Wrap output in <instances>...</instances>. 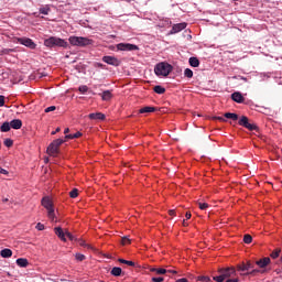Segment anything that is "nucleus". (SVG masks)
I'll return each mask as SVG.
<instances>
[{
  "label": "nucleus",
  "instance_id": "nucleus-58",
  "mask_svg": "<svg viewBox=\"0 0 282 282\" xmlns=\"http://www.w3.org/2000/svg\"><path fill=\"white\" fill-rule=\"evenodd\" d=\"M79 246H85V242L80 240Z\"/></svg>",
  "mask_w": 282,
  "mask_h": 282
},
{
  "label": "nucleus",
  "instance_id": "nucleus-47",
  "mask_svg": "<svg viewBox=\"0 0 282 282\" xmlns=\"http://www.w3.org/2000/svg\"><path fill=\"white\" fill-rule=\"evenodd\" d=\"M0 173L1 175H8V170L0 166Z\"/></svg>",
  "mask_w": 282,
  "mask_h": 282
},
{
  "label": "nucleus",
  "instance_id": "nucleus-38",
  "mask_svg": "<svg viewBox=\"0 0 282 282\" xmlns=\"http://www.w3.org/2000/svg\"><path fill=\"white\" fill-rule=\"evenodd\" d=\"M279 254H281V250H275L271 253V259H279Z\"/></svg>",
  "mask_w": 282,
  "mask_h": 282
},
{
  "label": "nucleus",
  "instance_id": "nucleus-39",
  "mask_svg": "<svg viewBox=\"0 0 282 282\" xmlns=\"http://www.w3.org/2000/svg\"><path fill=\"white\" fill-rule=\"evenodd\" d=\"M75 258L77 261H85L86 259L85 254H82V253H76Z\"/></svg>",
  "mask_w": 282,
  "mask_h": 282
},
{
  "label": "nucleus",
  "instance_id": "nucleus-1",
  "mask_svg": "<svg viewBox=\"0 0 282 282\" xmlns=\"http://www.w3.org/2000/svg\"><path fill=\"white\" fill-rule=\"evenodd\" d=\"M42 206L47 210V217L51 221H58V218H56V214L54 213V204L48 196L42 198Z\"/></svg>",
  "mask_w": 282,
  "mask_h": 282
},
{
  "label": "nucleus",
  "instance_id": "nucleus-56",
  "mask_svg": "<svg viewBox=\"0 0 282 282\" xmlns=\"http://www.w3.org/2000/svg\"><path fill=\"white\" fill-rule=\"evenodd\" d=\"M185 217H186V219H191V217H192L191 212H187V213L185 214Z\"/></svg>",
  "mask_w": 282,
  "mask_h": 282
},
{
  "label": "nucleus",
  "instance_id": "nucleus-45",
  "mask_svg": "<svg viewBox=\"0 0 282 282\" xmlns=\"http://www.w3.org/2000/svg\"><path fill=\"white\" fill-rule=\"evenodd\" d=\"M66 237H67L70 241H74V235H72V232L66 231Z\"/></svg>",
  "mask_w": 282,
  "mask_h": 282
},
{
  "label": "nucleus",
  "instance_id": "nucleus-27",
  "mask_svg": "<svg viewBox=\"0 0 282 282\" xmlns=\"http://www.w3.org/2000/svg\"><path fill=\"white\" fill-rule=\"evenodd\" d=\"M151 272H155L156 274H169V271L166 269H151Z\"/></svg>",
  "mask_w": 282,
  "mask_h": 282
},
{
  "label": "nucleus",
  "instance_id": "nucleus-59",
  "mask_svg": "<svg viewBox=\"0 0 282 282\" xmlns=\"http://www.w3.org/2000/svg\"><path fill=\"white\" fill-rule=\"evenodd\" d=\"M183 226H188V225L186 224V220H183Z\"/></svg>",
  "mask_w": 282,
  "mask_h": 282
},
{
  "label": "nucleus",
  "instance_id": "nucleus-9",
  "mask_svg": "<svg viewBox=\"0 0 282 282\" xmlns=\"http://www.w3.org/2000/svg\"><path fill=\"white\" fill-rule=\"evenodd\" d=\"M102 62L107 63V65H112L113 67H119L120 65V59L109 55L104 56Z\"/></svg>",
  "mask_w": 282,
  "mask_h": 282
},
{
  "label": "nucleus",
  "instance_id": "nucleus-41",
  "mask_svg": "<svg viewBox=\"0 0 282 282\" xmlns=\"http://www.w3.org/2000/svg\"><path fill=\"white\" fill-rule=\"evenodd\" d=\"M50 111H56V106H50L45 109V113H50Z\"/></svg>",
  "mask_w": 282,
  "mask_h": 282
},
{
  "label": "nucleus",
  "instance_id": "nucleus-62",
  "mask_svg": "<svg viewBox=\"0 0 282 282\" xmlns=\"http://www.w3.org/2000/svg\"><path fill=\"white\" fill-rule=\"evenodd\" d=\"M98 67H102V64H98Z\"/></svg>",
  "mask_w": 282,
  "mask_h": 282
},
{
  "label": "nucleus",
  "instance_id": "nucleus-6",
  "mask_svg": "<svg viewBox=\"0 0 282 282\" xmlns=\"http://www.w3.org/2000/svg\"><path fill=\"white\" fill-rule=\"evenodd\" d=\"M247 270H251L250 272L243 273V276H257V274H263L265 272V269H254V264L252 262L248 261L246 263Z\"/></svg>",
  "mask_w": 282,
  "mask_h": 282
},
{
  "label": "nucleus",
  "instance_id": "nucleus-61",
  "mask_svg": "<svg viewBox=\"0 0 282 282\" xmlns=\"http://www.w3.org/2000/svg\"><path fill=\"white\" fill-rule=\"evenodd\" d=\"M218 120H223V121H225V119H224L223 117H218Z\"/></svg>",
  "mask_w": 282,
  "mask_h": 282
},
{
  "label": "nucleus",
  "instance_id": "nucleus-42",
  "mask_svg": "<svg viewBox=\"0 0 282 282\" xmlns=\"http://www.w3.org/2000/svg\"><path fill=\"white\" fill-rule=\"evenodd\" d=\"M4 144H6L8 148H10V147H12V144H14V142L12 141V139H7V140H4Z\"/></svg>",
  "mask_w": 282,
  "mask_h": 282
},
{
  "label": "nucleus",
  "instance_id": "nucleus-40",
  "mask_svg": "<svg viewBox=\"0 0 282 282\" xmlns=\"http://www.w3.org/2000/svg\"><path fill=\"white\" fill-rule=\"evenodd\" d=\"M198 207L200 208V210H206V208H208V204L207 203H198Z\"/></svg>",
  "mask_w": 282,
  "mask_h": 282
},
{
  "label": "nucleus",
  "instance_id": "nucleus-52",
  "mask_svg": "<svg viewBox=\"0 0 282 282\" xmlns=\"http://www.w3.org/2000/svg\"><path fill=\"white\" fill-rule=\"evenodd\" d=\"M226 282H239V279H228V280H226Z\"/></svg>",
  "mask_w": 282,
  "mask_h": 282
},
{
  "label": "nucleus",
  "instance_id": "nucleus-5",
  "mask_svg": "<svg viewBox=\"0 0 282 282\" xmlns=\"http://www.w3.org/2000/svg\"><path fill=\"white\" fill-rule=\"evenodd\" d=\"M238 124L240 127H245V129H248L249 131H259V127H257L254 123H250V120L246 116H242L239 119Z\"/></svg>",
  "mask_w": 282,
  "mask_h": 282
},
{
  "label": "nucleus",
  "instance_id": "nucleus-37",
  "mask_svg": "<svg viewBox=\"0 0 282 282\" xmlns=\"http://www.w3.org/2000/svg\"><path fill=\"white\" fill-rule=\"evenodd\" d=\"M220 275L214 276V281L216 282H224L226 279L224 278L223 273H219Z\"/></svg>",
  "mask_w": 282,
  "mask_h": 282
},
{
  "label": "nucleus",
  "instance_id": "nucleus-13",
  "mask_svg": "<svg viewBox=\"0 0 282 282\" xmlns=\"http://www.w3.org/2000/svg\"><path fill=\"white\" fill-rule=\"evenodd\" d=\"M54 231H55V235H56L62 241H67V238H65V237H66V232L63 231V228H61V227H55Z\"/></svg>",
  "mask_w": 282,
  "mask_h": 282
},
{
  "label": "nucleus",
  "instance_id": "nucleus-50",
  "mask_svg": "<svg viewBox=\"0 0 282 282\" xmlns=\"http://www.w3.org/2000/svg\"><path fill=\"white\" fill-rule=\"evenodd\" d=\"M200 281L209 282V281H210V278H209V276H202V278H200Z\"/></svg>",
  "mask_w": 282,
  "mask_h": 282
},
{
  "label": "nucleus",
  "instance_id": "nucleus-25",
  "mask_svg": "<svg viewBox=\"0 0 282 282\" xmlns=\"http://www.w3.org/2000/svg\"><path fill=\"white\" fill-rule=\"evenodd\" d=\"M113 97V95L111 94V91L110 90H105L102 94H101V98H102V100H109L110 98H112Z\"/></svg>",
  "mask_w": 282,
  "mask_h": 282
},
{
  "label": "nucleus",
  "instance_id": "nucleus-17",
  "mask_svg": "<svg viewBox=\"0 0 282 282\" xmlns=\"http://www.w3.org/2000/svg\"><path fill=\"white\" fill-rule=\"evenodd\" d=\"M11 129H21L23 127V121L21 119H13L11 122Z\"/></svg>",
  "mask_w": 282,
  "mask_h": 282
},
{
  "label": "nucleus",
  "instance_id": "nucleus-46",
  "mask_svg": "<svg viewBox=\"0 0 282 282\" xmlns=\"http://www.w3.org/2000/svg\"><path fill=\"white\" fill-rule=\"evenodd\" d=\"M152 281H153V282H163V281H164V278H162V276L152 278Z\"/></svg>",
  "mask_w": 282,
  "mask_h": 282
},
{
  "label": "nucleus",
  "instance_id": "nucleus-16",
  "mask_svg": "<svg viewBox=\"0 0 282 282\" xmlns=\"http://www.w3.org/2000/svg\"><path fill=\"white\" fill-rule=\"evenodd\" d=\"M47 153H48V155H53V158H54V156L58 155V148L55 144L51 143L47 148Z\"/></svg>",
  "mask_w": 282,
  "mask_h": 282
},
{
  "label": "nucleus",
  "instance_id": "nucleus-32",
  "mask_svg": "<svg viewBox=\"0 0 282 282\" xmlns=\"http://www.w3.org/2000/svg\"><path fill=\"white\" fill-rule=\"evenodd\" d=\"M78 91H80V94H87V91H89V87H87V85H82L78 87Z\"/></svg>",
  "mask_w": 282,
  "mask_h": 282
},
{
  "label": "nucleus",
  "instance_id": "nucleus-63",
  "mask_svg": "<svg viewBox=\"0 0 282 282\" xmlns=\"http://www.w3.org/2000/svg\"><path fill=\"white\" fill-rule=\"evenodd\" d=\"M3 202H8V198H6Z\"/></svg>",
  "mask_w": 282,
  "mask_h": 282
},
{
  "label": "nucleus",
  "instance_id": "nucleus-29",
  "mask_svg": "<svg viewBox=\"0 0 282 282\" xmlns=\"http://www.w3.org/2000/svg\"><path fill=\"white\" fill-rule=\"evenodd\" d=\"M119 263H124V265H130L132 268L135 265V262L129 261V260H124V259H119Z\"/></svg>",
  "mask_w": 282,
  "mask_h": 282
},
{
  "label": "nucleus",
  "instance_id": "nucleus-21",
  "mask_svg": "<svg viewBox=\"0 0 282 282\" xmlns=\"http://www.w3.org/2000/svg\"><path fill=\"white\" fill-rule=\"evenodd\" d=\"M10 129H12L10 122L6 121L2 123V126L0 127V131L2 133H8V131H10Z\"/></svg>",
  "mask_w": 282,
  "mask_h": 282
},
{
  "label": "nucleus",
  "instance_id": "nucleus-34",
  "mask_svg": "<svg viewBox=\"0 0 282 282\" xmlns=\"http://www.w3.org/2000/svg\"><path fill=\"white\" fill-rule=\"evenodd\" d=\"M243 242L245 243H252V236H250V235H245L243 236Z\"/></svg>",
  "mask_w": 282,
  "mask_h": 282
},
{
  "label": "nucleus",
  "instance_id": "nucleus-54",
  "mask_svg": "<svg viewBox=\"0 0 282 282\" xmlns=\"http://www.w3.org/2000/svg\"><path fill=\"white\" fill-rule=\"evenodd\" d=\"M59 131H61V128H56V130L52 132V135H56V133H58Z\"/></svg>",
  "mask_w": 282,
  "mask_h": 282
},
{
  "label": "nucleus",
  "instance_id": "nucleus-48",
  "mask_svg": "<svg viewBox=\"0 0 282 282\" xmlns=\"http://www.w3.org/2000/svg\"><path fill=\"white\" fill-rule=\"evenodd\" d=\"M82 135H83V133L76 132L73 134V138H74V140H76V138H80Z\"/></svg>",
  "mask_w": 282,
  "mask_h": 282
},
{
  "label": "nucleus",
  "instance_id": "nucleus-49",
  "mask_svg": "<svg viewBox=\"0 0 282 282\" xmlns=\"http://www.w3.org/2000/svg\"><path fill=\"white\" fill-rule=\"evenodd\" d=\"M65 140H74V134H66Z\"/></svg>",
  "mask_w": 282,
  "mask_h": 282
},
{
  "label": "nucleus",
  "instance_id": "nucleus-10",
  "mask_svg": "<svg viewBox=\"0 0 282 282\" xmlns=\"http://www.w3.org/2000/svg\"><path fill=\"white\" fill-rule=\"evenodd\" d=\"M219 274H223L224 279H230L237 275V270L235 268L220 269Z\"/></svg>",
  "mask_w": 282,
  "mask_h": 282
},
{
  "label": "nucleus",
  "instance_id": "nucleus-4",
  "mask_svg": "<svg viewBox=\"0 0 282 282\" xmlns=\"http://www.w3.org/2000/svg\"><path fill=\"white\" fill-rule=\"evenodd\" d=\"M173 72V66H171V64L169 63H159L155 67H154V74H156V76H169V74H171Z\"/></svg>",
  "mask_w": 282,
  "mask_h": 282
},
{
  "label": "nucleus",
  "instance_id": "nucleus-60",
  "mask_svg": "<svg viewBox=\"0 0 282 282\" xmlns=\"http://www.w3.org/2000/svg\"><path fill=\"white\" fill-rule=\"evenodd\" d=\"M241 80H245V82H246V80H248V78H246V77H241Z\"/></svg>",
  "mask_w": 282,
  "mask_h": 282
},
{
  "label": "nucleus",
  "instance_id": "nucleus-26",
  "mask_svg": "<svg viewBox=\"0 0 282 282\" xmlns=\"http://www.w3.org/2000/svg\"><path fill=\"white\" fill-rule=\"evenodd\" d=\"M189 65L191 67H199V59L197 57H191Z\"/></svg>",
  "mask_w": 282,
  "mask_h": 282
},
{
  "label": "nucleus",
  "instance_id": "nucleus-18",
  "mask_svg": "<svg viewBox=\"0 0 282 282\" xmlns=\"http://www.w3.org/2000/svg\"><path fill=\"white\" fill-rule=\"evenodd\" d=\"M153 111H158V108L151 107V106H147V107L141 108L139 110V113H153Z\"/></svg>",
  "mask_w": 282,
  "mask_h": 282
},
{
  "label": "nucleus",
  "instance_id": "nucleus-14",
  "mask_svg": "<svg viewBox=\"0 0 282 282\" xmlns=\"http://www.w3.org/2000/svg\"><path fill=\"white\" fill-rule=\"evenodd\" d=\"M231 100H234V102L241 104L243 102L245 98L243 95H241V93H234L231 94Z\"/></svg>",
  "mask_w": 282,
  "mask_h": 282
},
{
  "label": "nucleus",
  "instance_id": "nucleus-53",
  "mask_svg": "<svg viewBox=\"0 0 282 282\" xmlns=\"http://www.w3.org/2000/svg\"><path fill=\"white\" fill-rule=\"evenodd\" d=\"M176 282H188V280L186 278H182V279L176 280Z\"/></svg>",
  "mask_w": 282,
  "mask_h": 282
},
{
  "label": "nucleus",
  "instance_id": "nucleus-15",
  "mask_svg": "<svg viewBox=\"0 0 282 282\" xmlns=\"http://www.w3.org/2000/svg\"><path fill=\"white\" fill-rule=\"evenodd\" d=\"M88 118L90 120H105V113H102V112H93V113L88 115Z\"/></svg>",
  "mask_w": 282,
  "mask_h": 282
},
{
  "label": "nucleus",
  "instance_id": "nucleus-23",
  "mask_svg": "<svg viewBox=\"0 0 282 282\" xmlns=\"http://www.w3.org/2000/svg\"><path fill=\"white\" fill-rule=\"evenodd\" d=\"M225 118H227L228 120H235V121L239 120V116L234 112H226Z\"/></svg>",
  "mask_w": 282,
  "mask_h": 282
},
{
  "label": "nucleus",
  "instance_id": "nucleus-33",
  "mask_svg": "<svg viewBox=\"0 0 282 282\" xmlns=\"http://www.w3.org/2000/svg\"><path fill=\"white\" fill-rule=\"evenodd\" d=\"M64 142H65V140H63V139H56V140H54L52 143H53L55 147H57V149H58V147H61V144H64Z\"/></svg>",
  "mask_w": 282,
  "mask_h": 282
},
{
  "label": "nucleus",
  "instance_id": "nucleus-22",
  "mask_svg": "<svg viewBox=\"0 0 282 282\" xmlns=\"http://www.w3.org/2000/svg\"><path fill=\"white\" fill-rule=\"evenodd\" d=\"M40 14H50V12H52V9L50 8V4H46L44 7H41L39 10Z\"/></svg>",
  "mask_w": 282,
  "mask_h": 282
},
{
  "label": "nucleus",
  "instance_id": "nucleus-35",
  "mask_svg": "<svg viewBox=\"0 0 282 282\" xmlns=\"http://www.w3.org/2000/svg\"><path fill=\"white\" fill-rule=\"evenodd\" d=\"M69 197H72L73 199H76V197H78V191L76 188L70 191L69 192Z\"/></svg>",
  "mask_w": 282,
  "mask_h": 282
},
{
  "label": "nucleus",
  "instance_id": "nucleus-12",
  "mask_svg": "<svg viewBox=\"0 0 282 282\" xmlns=\"http://www.w3.org/2000/svg\"><path fill=\"white\" fill-rule=\"evenodd\" d=\"M270 261H271L270 258L265 257L256 261V265H259L261 270H265V268L270 265Z\"/></svg>",
  "mask_w": 282,
  "mask_h": 282
},
{
  "label": "nucleus",
  "instance_id": "nucleus-20",
  "mask_svg": "<svg viewBox=\"0 0 282 282\" xmlns=\"http://www.w3.org/2000/svg\"><path fill=\"white\" fill-rule=\"evenodd\" d=\"M0 257H2V259H10V257H12V251L10 249H2L0 251Z\"/></svg>",
  "mask_w": 282,
  "mask_h": 282
},
{
  "label": "nucleus",
  "instance_id": "nucleus-57",
  "mask_svg": "<svg viewBox=\"0 0 282 282\" xmlns=\"http://www.w3.org/2000/svg\"><path fill=\"white\" fill-rule=\"evenodd\" d=\"M64 133L67 135V133H69V128H66V129L64 130Z\"/></svg>",
  "mask_w": 282,
  "mask_h": 282
},
{
  "label": "nucleus",
  "instance_id": "nucleus-24",
  "mask_svg": "<svg viewBox=\"0 0 282 282\" xmlns=\"http://www.w3.org/2000/svg\"><path fill=\"white\" fill-rule=\"evenodd\" d=\"M110 273L112 276H120V274H122V269L120 267H113Z\"/></svg>",
  "mask_w": 282,
  "mask_h": 282
},
{
  "label": "nucleus",
  "instance_id": "nucleus-51",
  "mask_svg": "<svg viewBox=\"0 0 282 282\" xmlns=\"http://www.w3.org/2000/svg\"><path fill=\"white\" fill-rule=\"evenodd\" d=\"M167 271V274H177V271L175 270H166Z\"/></svg>",
  "mask_w": 282,
  "mask_h": 282
},
{
  "label": "nucleus",
  "instance_id": "nucleus-11",
  "mask_svg": "<svg viewBox=\"0 0 282 282\" xmlns=\"http://www.w3.org/2000/svg\"><path fill=\"white\" fill-rule=\"evenodd\" d=\"M182 30H186V23H177L172 26V30L170 31V34H177L182 32Z\"/></svg>",
  "mask_w": 282,
  "mask_h": 282
},
{
  "label": "nucleus",
  "instance_id": "nucleus-36",
  "mask_svg": "<svg viewBox=\"0 0 282 282\" xmlns=\"http://www.w3.org/2000/svg\"><path fill=\"white\" fill-rule=\"evenodd\" d=\"M121 243L122 246H129V243H131V239H129V237H123L121 238Z\"/></svg>",
  "mask_w": 282,
  "mask_h": 282
},
{
  "label": "nucleus",
  "instance_id": "nucleus-30",
  "mask_svg": "<svg viewBox=\"0 0 282 282\" xmlns=\"http://www.w3.org/2000/svg\"><path fill=\"white\" fill-rule=\"evenodd\" d=\"M238 272H248V267L246 263H241L237 267Z\"/></svg>",
  "mask_w": 282,
  "mask_h": 282
},
{
  "label": "nucleus",
  "instance_id": "nucleus-31",
  "mask_svg": "<svg viewBox=\"0 0 282 282\" xmlns=\"http://www.w3.org/2000/svg\"><path fill=\"white\" fill-rule=\"evenodd\" d=\"M184 77L185 78H193V70L191 68H186L184 70Z\"/></svg>",
  "mask_w": 282,
  "mask_h": 282
},
{
  "label": "nucleus",
  "instance_id": "nucleus-43",
  "mask_svg": "<svg viewBox=\"0 0 282 282\" xmlns=\"http://www.w3.org/2000/svg\"><path fill=\"white\" fill-rule=\"evenodd\" d=\"M35 228H36V230H45V225L37 223Z\"/></svg>",
  "mask_w": 282,
  "mask_h": 282
},
{
  "label": "nucleus",
  "instance_id": "nucleus-2",
  "mask_svg": "<svg viewBox=\"0 0 282 282\" xmlns=\"http://www.w3.org/2000/svg\"><path fill=\"white\" fill-rule=\"evenodd\" d=\"M70 45H74L75 47H87V45H93L94 40H89L88 37L83 36H70L68 39Z\"/></svg>",
  "mask_w": 282,
  "mask_h": 282
},
{
  "label": "nucleus",
  "instance_id": "nucleus-55",
  "mask_svg": "<svg viewBox=\"0 0 282 282\" xmlns=\"http://www.w3.org/2000/svg\"><path fill=\"white\" fill-rule=\"evenodd\" d=\"M169 215H171L173 217L175 215V209H170Z\"/></svg>",
  "mask_w": 282,
  "mask_h": 282
},
{
  "label": "nucleus",
  "instance_id": "nucleus-28",
  "mask_svg": "<svg viewBox=\"0 0 282 282\" xmlns=\"http://www.w3.org/2000/svg\"><path fill=\"white\" fill-rule=\"evenodd\" d=\"M165 91H166V88H164V87H162L160 85L154 87V93L155 94H165Z\"/></svg>",
  "mask_w": 282,
  "mask_h": 282
},
{
  "label": "nucleus",
  "instance_id": "nucleus-3",
  "mask_svg": "<svg viewBox=\"0 0 282 282\" xmlns=\"http://www.w3.org/2000/svg\"><path fill=\"white\" fill-rule=\"evenodd\" d=\"M44 45L45 47H67V41L61 37L51 36L44 40Z\"/></svg>",
  "mask_w": 282,
  "mask_h": 282
},
{
  "label": "nucleus",
  "instance_id": "nucleus-19",
  "mask_svg": "<svg viewBox=\"0 0 282 282\" xmlns=\"http://www.w3.org/2000/svg\"><path fill=\"white\" fill-rule=\"evenodd\" d=\"M15 263L19 265V268H28L30 262L25 258H19L17 259Z\"/></svg>",
  "mask_w": 282,
  "mask_h": 282
},
{
  "label": "nucleus",
  "instance_id": "nucleus-8",
  "mask_svg": "<svg viewBox=\"0 0 282 282\" xmlns=\"http://www.w3.org/2000/svg\"><path fill=\"white\" fill-rule=\"evenodd\" d=\"M117 50H119L120 52H135V50H138V45L129 43H119L117 44Z\"/></svg>",
  "mask_w": 282,
  "mask_h": 282
},
{
  "label": "nucleus",
  "instance_id": "nucleus-44",
  "mask_svg": "<svg viewBox=\"0 0 282 282\" xmlns=\"http://www.w3.org/2000/svg\"><path fill=\"white\" fill-rule=\"evenodd\" d=\"M3 105H6V97L0 96V107H3Z\"/></svg>",
  "mask_w": 282,
  "mask_h": 282
},
{
  "label": "nucleus",
  "instance_id": "nucleus-7",
  "mask_svg": "<svg viewBox=\"0 0 282 282\" xmlns=\"http://www.w3.org/2000/svg\"><path fill=\"white\" fill-rule=\"evenodd\" d=\"M18 43H20V45H24L25 47H29V50H36V43H34L32 39L18 37Z\"/></svg>",
  "mask_w": 282,
  "mask_h": 282
}]
</instances>
